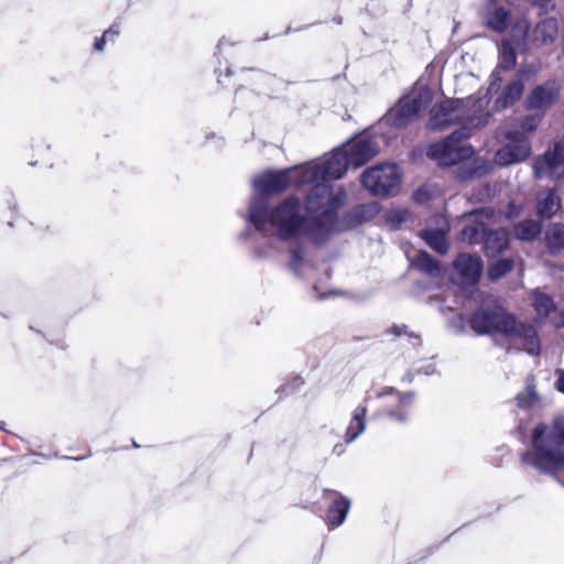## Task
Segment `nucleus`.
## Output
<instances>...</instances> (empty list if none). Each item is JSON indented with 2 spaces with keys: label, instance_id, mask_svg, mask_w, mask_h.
<instances>
[{
  "label": "nucleus",
  "instance_id": "20e7f679",
  "mask_svg": "<svg viewBox=\"0 0 564 564\" xmlns=\"http://www.w3.org/2000/svg\"><path fill=\"white\" fill-rule=\"evenodd\" d=\"M522 462L542 473L564 470V419L558 416L549 427L539 424L532 433V446L522 454Z\"/></svg>",
  "mask_w": 564,
  "mask_h": 564
},
{
  "label": "nucleus",
  "instance_id": "5701e85b",
  "mask_svg": "<svg viewBox=\"0 0 564 564\" xmlns=\"http://www.w3.org/2000/svg\"><path fill=\"white\" fill-rule=\"evenodd\" d=\"M517 54L514 47L509 40H503L499 50V62L494 76L500 70H510L516 66Z\"/></svg>",
  "mask_w": 564,
  "mask_h": 564
},
{
  "label": "nucleus",
  "instance_id": "bb28decb",
  "mask_svg": "<svg viewBox=\"0 0 564 564\" xmlns=\"http://www.w3.org/2000/svg\"><path fill=\"white\" fill-rule=\"evenodd\" d=\"M422 238L432 249H434L438 253L443 254L448 249V243L445 238V234L441 229L424 230L422 234Z\"/></svg>",
  "mask_w": 564,
  "mask_h": 564
},
{
  "label": "nucleus",
  "instance_id": "cd10ccee",
  "mask_svg": "<svg viewBox=\"0 0 564 564\" xmlns=\"http://www.w3.org/2000/svg\"><path fill=\"white\" fill-rule=\"evenodd\" d=\"M541 231V226L535 220H524L514 227V236L520 240H532Z\"/></svg>",
  "mask_w": 564,
  "mask_h": 564
},
{
  "label": "nucleus",
  "instance_id": "a211bd4d",
  "mask_svg": "<svg viewBox=\"0 0 564 564\" xmlns=\"http://www.w3.org/2000/svg\"><path fill=\"white\" fill-rule=\"evenodd\" d=\"M482 19L488 29L499 33L503 32L511 22L509 11L499 7L498 0H489L482 13Z\"/></svg>",
  "mask_w": 564,
  "mask_h": 564
},
{
  "label": "nucleus",
  "instance_id": "473e14b6",
  "mask_svg": "<svg viewBox=\"0 0 564 564\" xmlns=\"http://www.w3.org/2000/svg\"><path fill=\"white\" fill-rule=\"evenodd\" d=\"M517 402L520 408H530L536 402V394L532 387L517 395Z\"/></svg>",
  "mask_w": 564,
  "mask_h": 564
},
{
  "label": "nucleus",
  "instance_id": "2f4dec72",
  "mask_svg": "<svg viewBox=\"0 0 564 564\" xmlns=\"http://www.w3.org/2000/svg\"><path fill=\"white\" fill-rule=\"evenodd\" d=\"M542 119H543V115H540V113L525 116L521 120V123H520L521 130H519V131L522 132L524 135H527V133H531V132L535 131L538 129L539 124L542 122Z\"/></svg>",
  "mask_w": 564,
  "mask_h": 564
},
{
  "label": "nucleus",
  "instance_id": "79ce46f5",
  "mask_svg": "<svg viewBox=\"0 0 564 564\" xmlns=\"http://www.w3.org/2000/svg\"><path fill=\"white\" fill-rule=\"evenodd\" d=\"M224 43H225V40H220V41H219V44H218V47H220L221 45H224Z\"/></svg>",
  "mask_w": 564,
  "mask_h": 564
},
{
  "label": "nucleus",
  "instance_id": "9d476101",
  "mask_svg": "<svg viewBox=\"0 0 564 564\" xmlns=\"http://www.w3.org/2000/svg\"><path fill=\"white\" fill-rule=\"evenodd\" d=\"M533 174L540 180L564 177V135L555 141L553 149L534 160Z\"/></svg>",
  "mask_w": 564,
  "mask_h": 564
},
{
  "label": "nucleus",
  "instance_id": "4c0bfd02",
  "mask_svg": "<svg viewBox=\"0 0 564 564\" xmlns=\"http://www.w3.org/2000/svg\"><path fill=\"white\" fill-rule=\"evenodd\" d=\"M556 376H557L556 388L558 391L564 393V370L557 369Z\"/></svg>",
  "mask_w": 564,
  "mask_h": 564
},
{
  "label": "nucleus",
  "instance_id": "72a5a7b5",
  "mask_svg": "<svg viewBox=\"0 0 564 564\" xmlns=\"http://www.w3.org/2000/svg\"><path fill=\"white\" fill-rule=\"evenodd\" d=\"M304 260V250L301 247L294 248L291 252L290 267L294 272H299Z\"/></svg>",
  "mask_w": 564,
  "mask_h": 564
},
{
  "label": "nucleus",
  "instance_id": "1a4fd4ad",
  "mask_svg": "<svg viewBox=\"0 0 564 564\" xmlns=\"http://www.w3.org/2000/svg\"><path fill=\"white\" fill-rule=\"evenodd\" d=\"M507 143L495 154V162L500 166L519 164L525 161L532 152L530 139L522 132L510 129L505 133Z\"/></svg>",
  "mask_w": 564,
  "mask_h": 564
},
{
  "label": "nucleus",
  "instance_id": "4be33fe9",
  "mask_svg": "<svg viewBox=\"0 0 564 564\" xmlns=\"http://www.w3.org/2000/svg\"><path fill=\"white\" fill-rule=\"evenodd\" d=\"M558 32V24L555 19L541 21L530 34V43L544 44L553 42Z\"/></svg>",
  "mask_w": 564,
  "mask_h": 564
},
{
  "label": "nucleus",
  "instance_id": "2eb2a0df",
  "mask_svg": "<svg viewBox=\"0 0 564 564\" xmlns=\"http://www.w3.org/2000/svg\"><path fill=\"white\" fill-rule=\"evenodd\" d=\"M529 77L530 74L527 70L520 69L516 77L505 86L500 96L496 99V108L505 109L516 104L522 97L524 83Z\"/></svg>",
  "mask_w": 564,
  "mask_h": 564
},
{
  "label": "nucleus",
  "instance_id": "a19ab883",
  "mask_svg": "<svg viewBox=\"0 0 564 564\" xmlns=\"http://www.w3.org/2000/svg\"><path fill=\"white\" fill-rule=\"evenodd\" d=\"M421 195H422V192H421V191H417V192L415 193V198H416V200L422 202Z\"/></svg>",
  "mask_w": 564,
  "mask_h": 564
},
{
  "label": "nucleus",
  "instance_id": "6e6552de",
  "mask_svg": "<svg viewBox=\"0 0 564 564\" xmlns=\"http://www.w3.org/2000/svg\"><path fill=\"white\" fill-rule=\"evenodd\" d=\"M361 182L373 195H389L400 183V172L395 164H379L366 170L362 173Z\"/></svg>",
  "mask_w": 564,
  "mask_h": 564
},
{
  "label": "nucleus",
  "instance_id": "f3484780",
  "mask_svg": "<svg viewBox=\"0 0 564 564\" xmlns=\"http://www.w3.org/2000/svg\"><path fill=\"white\" fill-rule=\"evenodd\" d=\"M454 265L466 284H475L482 271L481 259L476 254L462 253L455 260Z\"/></svg>",
  "mask_w": 564,
  "mask_h": 564
},
{
  "label": "nucleus",
  "instance_id": "ddd939ff",
  "mask_svg": "<svg viewBox=\"0 0 564 564\" xmlns=\"http://www.w3.org/2000/svg\"><path fill=\"white\" fill-rule=\"evenodd\" d=\"M351 166L359 167L379 152V145L367 137H360L341 147Z\"/></svg>",
  "mask_w": 564,
  "mask_h": 564
},
{
  "label": "nucleus",
  "instance_id": "e433bc0d",
  "mask_svg": "<svg viewBox=\"0 0 564 564\" xmlns=\"http://www.w3.org/2000/svg\"><path fill=\"white\" fill-rule=\"evenodd\" d=\"M118 34L119 30L113 25L109 30L104 32L102 37L106 41H113Z\"/></svg>",
  "mask_w": 564,
  "mask_h": 564
},
{
  "label": "nucleus",
  "instance_id": "58836bf2",
  "mask_svg": "<svg viewBox=\"0 0 564 564\" xmlns=\"http://www.w3.org/2000/svg\"><path fill=\"white\" fill-rule=\"evenodd\" d=\"M388 332L389 333H393L397 336H400L402 334H406L405 326H403V325L402 326L394 325L391 328H389Z\"/></svg>",
  "mask_w": 564,
  "mask_h": 564
},
{
  "label": "nucleus",
  "instance_id": "f03ea898",
  "mask_svg": "<svg viewBox=\"0 0 564 564\" xmlns=\"http://www.w3.org/2000/svg\"><path fill=\"white\" fill-rule=\"evenodd\" d=\"M464 105L463 119L460 123L464 126L455 130L449 137L441 142L432 144L427 150V155L435 160L440 165L451 166L464 162L459 173L463 180L480 177L491 171V163L475 159L467 163L474 155V149L463 141L470 135L473 128H480L489 122L490 113L488 111L489 98L487 96L480 98L469 97L466 100H459Z\"/></svg>",
  "mask_w": 564,
  "mask_h": 564
},
{
  "label": "nucleus",
  "instance_id": "ea45409f",
  "mask_svg": "<svg viewBox=\"0 0 564 564\" xmlns=\"http://www.w3.org/2000/svg\"><path fill=\"white\" fill-rule=\"evenodd\" d=\"M107 41L104 40V37H101L100 40H96L94 46L96 50L98 51H102L104 50V44L106 43Z\"/></svg>",
  "mask_w": 564,
  "mask_h": 564
},
{
  "label": "nucleus",
  "instance_id": "0eeeda50",
  "mask_svg": "<svg viewBox=\"0 0 564 564\" xmlns=\"http://www.w3.org/2000/svg\"><path fill=\"white\" fill-rule=\"evenodd\" d=\"M303 165L294 166L279 172H265L254 176L252 186L254 192L259 195L256 198H263L269 195H274L283 192L290 184L296 186L305 185L301 183L300 178L303 176Z\"/></svg>",
  "mask_w": 564,
  "mask_h": 564
},
{
  "label": "nucleus",
  "instance_id": "f704fd0d",
  "mask_svg": "<svg viewBox=\"0 0 564 564\" xmlns=\"http://www.w3.org/2000/svg\"><path fill=\"white\" fill-rule=\"evenodd\" d=\"M408 216H409V214L405 209H394V210H390L388 213L387 219L391 224L399 226L402 223L406 221Z\"/></svg>",
  "mask_w": 564,
  "mask_h": 564
},
{
  "label": "nucleus",
  "instance_id": "39448f33",
  "mask_svg": "<svg viewBox=\"0 0 564 564\" xmlns=\"http://www.w3.org/2000/svg\"><path fill=\"white\" fill-rule=\"evenodd\" d=\"M302 165L303 176L300 178L301 183L325 184L335 192L338 189L345 192L341 187L334 188L327 182L328 180L340 178L347 169L351 166L343 148L337 149L328 159L316 160Z\"/></svg>",
  "mask_w": 564,
  "mask_h": 564
},
{
  "label": "nucleus",
  "instance_id": "f257e3e1",
  "mask_svg": "<svg viewBox=\"0 0 564 564\" xmlns=\"http://www.w3.org/2000/svg\"><path fill=\"white\" fill-rule=\"evenodd\" d=\"M346 199V192H335L325 184H317L306 196L305 214L302 212L300 199L293 196L272 208L268 207L263 198H252L248 219L258 231L274 235L281 240L305 236L315 245H323L334 235L378 213L377 204H368L340 219L338 209L344 206Z\"/></svg>",
  "mask_w": 564,
  "mask_h": 564
},
{
  "label": "nucleus",
  "instance_id": "7ed1b4c3",
  "mask_svg": "<svg viewBox=\"0 0 564 564\" xmlns=\"http://www.w3.org/2000/svg\"><path fill=\"white\" fill-rule=\"evenodd\" d=\"M470 326L477 334L502 335L507 340L530 355H539L540 339L536 329L528 323L517 322L502 306L477 310Z\"/></svg>",
  "mask_w": 564,
  "mask_h": 564
},
{
  "label": "nucleus",
  "instance_id": "423d86ee",
  "mask_svg": "<svg viewBox=\"0 0 564 564\" xmlns=\"http://www.w3.org/2000/svg\"><path fill=\"white\" fill-rule=\"evenodd\" d=\"M432 97L433 94L429 87L422 83H416L412 90L388 111L383 121L397 128L403 127L420 110L431 104Z\"/></svg>",
  "mask_w": 564,
  "mask_h": 564
},
{
  "label": "nucleus",
  "instance_id": "c9c22d12",
  "mask_svg": "<svg viewBox=\"0 0 564 564\" xmlns=\"http://www.w3.org/2000/svg\"><path fill=\"white\" fill-rule=\"evenodd\" d=\"M533 6L539 7L544 12H549L554 9L553 0H530Z\"/></svg>",
  "mask_w": 564,
  "mask_h": 564
},
{
  "label": "nucleus",
  "instance_id": "b1692460",
  "mask_svg": "<svg viewBox=\"0 0 564 564\" xmlns=\"http://www.w3.org/2000/svg\"><path fill=\"white\" fill-rule=\"evenodd\" d=\"M536 208L540 216L551 218L561 208L560 198L554 191H549L539 198Z\"/></svg>",
  "mask_w": 564,
  "mask_h": 564
},
{
  "label": "nucleus",
  "instance_id": "dca6fc26",
  "mask_svg": "<svg viewBox=\"0 0 564 564\" xmlns=\"http://www.w3.org/2000/svg\"><path fill=\"white\" fill-rule=\"evenodd\" d=\"M532 305L541 318H547L555 327L564 326V311H557L550 296L535 291L532 294Z\"/></svg>",
  "mask_w": 564,
  "mask_h": 564
},
{
  "label": "nucleus",
  "instance_id": "393cba45",
  "mask_svg": "<svg viewBox=\"0 0 564 564\" xmlns=\"http://www.w3.org/2000/svg\"><path fill=\"white\" fill-rule=\"evenodd\" d=\"M544 239L551 253H555L564 249V225H551L545 231Z\"/></svg>",
  "mask_w": 564,
  "mask_h": 564
},
{
  "label": "nucleus",
  "instance_id": "c85d7f7f",
  "mask_svg": "<svg viewBox=\"0 0 564 564\" xmlns=\"http://www.w3.org/2000/svg\"><path fill=\"white\" fill-rule=\"evenodd\" d=\"M512 42L518 45H527L530 43V30L529 22L525 18H521L517 20L512 26Z\"/></svg>",
  "mask_w": 564,
  "mask_h": 564
},
{
  "label": "nucleus",
  "instance_id": "4468645a",
  "mask_svg": "<svg viewBox=\"0 0 564 564\" xmlns=\"http://www.w3.org/2000/svg\"><path fill=\"white\" fill-rule=\"evenodd\" d=\"M560 87L555 82H546L536 86L527 97L525 107L528 109H546L557 99Z\"/></svg>",
  "mask_w": 564,
  "mask_h": 564
},
{
  "label": "nucleus",
  "instance_id": "7c9ffc66",
  "mask_svg": "<svg viewBox=\"0 0 564 564\" xmlns=\"http://www.w3.org/2000/svg\"><path fill=\"white\" fill-rule=\"evenodd\" d=\"M513 261L511 259H500L494 262L488 268V275L491 280H498L511 271Z\"/></svg>",
  "mask_w": 564,
  "mask_h": 564
},
{
  "label": "nucleus",
  "instance_id": "6ab92c4d",
  "mask_svg": "<svg viewBox=\"0 0 564 564\" xmlns=\"http://www.w3.org/2000/svg\"><path fill=\"white\" fill-rule=\"evenodd\" d=\"M325 495L332 500L326 514V522L328 527H338L344 523L347 513L350 509V501L348 498L341 496L336 491L326 490Z\"/></svg>",
  "mask_w": 564,
  "mask_h": 564
},
{
  "label": "nucleus",
  "instance_id": "aec40b11",
  "mask_svg": "<svg viewBox=\"0 0 564 564\" xmlns=\"http://www.w3.org/2000/svg\"><path fill=\"white\" fill-rule=\"evenodd\" d=\"M485 215L487 216V212L484 210L468 217L467 224L460 231V239L463 241L477 243L484 239L487 227L481 219Z\"/></svg>",
  "mask_w": 564,
  "mask_h": 564
},
{
  "label": "nucleus",
  "instance_id": "c756f323",
  "mask_svg": "<svg viewBox=\"0 0 564 564\" xmlns=\"http://www.w3.org/2000/svg\"><path fill=\"white\" fill-rule=\"evenodd\" d=\"M413 264L423 272H426L430 275H437L440 273V267L436 261L432 259V257L425 252L420 251Z\"/></svg>",
  "mask_w": 564,
  "mask_h": 564
},
{
  "label": "nucleus",
  "instance_id": "9b49d317",
  "mask_svg": "<svg viewBox=\"0 0 564 564\" xmlns=\"http://www.w3.org/2000/svg\"><path fill=\"white\" fill-rule=\"evenodd\" d=\"M464 105L459 100H445L431 111L427 128L432 131H441L452 124L460 123Z\"/></svg>",
  "mask_w": 564,
  "mask_h": 564
},
{
  "label": "nucleus",
  "instance_id": "412c9836",
  "mask_svg": "<svg viewBox=\"0 0 564 564\" xmlns=\"http://www.w3.org/2000/svg\"><path fill=\"white\" fill-rule=\"evenodd\" d=\"M485 251L488 257H496L509 245V235L502 229H487L484 237Z\"/></svg>",
  "mask_w": 564,
  "mask_h": 564
},
{
  "label": "nucleus",
  "instance_id": "a878e982",
  "mask_svg": "<svg viewBox=\"0 0 564 564\" xmlns=\"http://www.w3.org/2000/svg\"><path fill=\"white\" fill-rule=\"evenodd\" d=\"M366 413L367 409L365 406H358L355 410L351 421L347 427L346 443H351L364 432L366 426Z\"/></svg>",
  "mask_w": 564,
  "mask_h": 564
},
{
  "label": "nucleus",
  "instance_id": "f8f14e48",
  "mask_svg": "<svg viewBox=\"0 0 564 564\" xmlns=\"http://www.w3.org/2000/svg\"><path fill=\"white\" fill-rule=\"evenodd\" d=\"M379 398L388 397L387 409L384 413L397 422L403 423L408 420V408L413 402V393H400L399 391L388 388L377 393Z\"/></svg>",
  "mask_w": 564,
  "mask_h": 564
}]
</instances>
